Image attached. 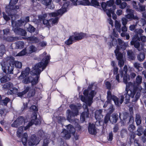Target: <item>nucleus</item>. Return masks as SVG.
<instances>
[{
	"label": "nucleus",
	"instance_id": "nucleus-1",
	"mask_svg": "<svg viewBox=\"0 0 146 146\" xmlns=\"http://www.w3.org/2000/svg\"><path fill=\"white\" fill-rule=\"evenodd\" d=\"M46 52L39 56V59L41 61L33 67L31 72V74L33 75L40 74L41 72L45 69L48 65L50 58V55L46 56Z\"/></svg>",
	"mask_w": 146,
	"mask_h": 146
},
{
	"label": "nucleus",
	"instance_id": "nucleus-2",
	"mask_svg": "<svg viewBox=\"0 0 146 146\" xmlns=\"http://www.w3.org/2000/svg\"><path fill=\"white\" fill-rule=\"evenodd\" d=\"M10 59L7 60L1 64L2 69L5 73L13 74L14 66L16 68H21L22 66V63L18 61H15L13 57H10Z\"/></svg>",
	"mask_w": 146,
	"mask_h": 146
},
{
	"label": "nucleus",
	"instance_id": "nucleus-3",
	"mask_svg": "<svg viewBox=\"0 0 146 146\" xmlns=\"http://www.w3.org/2000/svg\"><path fill=\"white\" fill-rule=\"evenodd\" d=\"M18 0H10L9 6H7L5 8L6 13L8 16H15L18 12V10L19 9V5H15L18 2Z\"/></svg>",
	"mask_w": 146,
	"mask_h": 146
},
{
	"label": "nucleus",
	"instance_id": "nucleus-4",
	"mask_svg": "<svg viewBox=\"0 0 146 146\" xmlns=\"http://www.w3.org/2000/svg\"><path fill=\"white\" fill-rule=\"evenodd\" d=\"M15 25V23L11 22V25L12 27V30L16 35L23 36L27 35V32L24 29L19 27L21 26H18V25Z\"/></svg>",
	"mask_w": 146,
	"mask_h": 146
},
{
	"label": "nucleus",
	"instance_id": "nucleus-5",
	"mask_svg": "<svg viewBox=\"0 0 146 146\" xmlns=\"http://www.w3.org/2000/svg\"><path fill=\"white\" fill-rule=\"evenodd\" d=\"M2 88L5 90H8L7 92L8 95L15 94L17 91V89L13 87V84L10 82L5 83L3 85Z\"/></svg>",
	"mask_w": 146,
	"mask_h": 146
},
{
	"label": "nucleus",
	"instance_id": "nucleus-6",
	"mask_svg": "<svg viewBox=\"0 0 146 146\" xmlns=\"http://www.w3.org/2000/svg\"><path fill=\"white\" fill-rule=\"evenodd\" d=\"M74 36H73V38L75 41H78L81 40L84 38H86L88 37H91L92 36H97V35L95 34H90L88 36H87V34L82 32H76L73 33Z\"/></svg>",
	"mask_w": 146,
	"mask_h": 146
},
{
	"label": "nucleus",
	"instance_id": "nucleus-7",
	"mask_svg": "<svg viewBox=\"0 0 146 146\" xmlns=\"http://www.w3.org/2000/svg\"><path fill=\"white\" fill-rule=\"evenodd\" d=\"M67 119L71 123H74L75 121V117L77 115L78 113L74 112L69 109L67 110L66 112Z\"/></svg>",
	"mask_w": 146,
	"mask_h": 146
},
{
	"label": "nucleus",
	"instance_id": "nucleus-8",
	"mask_svg": "<svg viewBox=\"0 0 146 146\" xmlns=\"http://www.w3.org/2000/svg\"><path fill=\"white\" fill-rule=\"evenodd\" d=\"M126 12L127 14L125 15V17L130 20H138V17L137 15H134L135 11L134 10L129 8L127 9Z\"/></svg>",
	"mask_w": 146,
	"mask_h": 146
},
{
	"label": "nucleus",
	"instance_id": "nucleus-9",
	"mask_svg": "<svg viewBox=\"0 0 146 146\" xmlns=\"http://www.w3.org/2000/svg\"><path fill=\"white\" fill-rule=\"evenodd\" d=\"M40 141V138L37 137L35 134L31 135L28 142L29 145L33 146L37 145Z\"/></svg>",
	"mask_w": 146,
	"mask_h": 146
},
{
	"label": "nucleus",
	"instance_id": "nucleus-10",
	"mask_svg": "<svg viewBox=\"0 0 146 146\" xmlns=\"http://www.w3.org/2000/svg\"><path fill=\"white\" fill-rule=\"evenodd\" d=\"M25 119L23 116H19L11 125L12 127L17 128L25 122Z\"/></svg>",
	"mask_w": 146,
	"mask_h": 146
},
{
	"label": "nucleus",
	"instance_id": "nucleus-11",
	"mask_svg": "<svg viewBox=\"0 0 146 146\" xmlns=\"http://www.w3.org/2000/svg\"><path fill=\"white\" fill-rule=\"evenodd\" d=\"M89 110L88 107L86 106L85 108L80 114V120L81 122H84L85 121L86 118H88L89 117Z\"/></svg>",
	"mask_w": 146,
	"mask_h": 146
},
{
	"label": "nucleus",
	"instance_id": "nucleus-12",
	"mask_svg": "<svg viewBox=\"0 0 146 146\" xmlns=\"http://www.w3.org/2000/svg\"><path fill=\"white\" fill-rule=\"evenodd\" d=\"M29 17L27 16L25 18H23V19H21L20 20H18L17 21H15L12 20L11 22L15 23V25H18V26H22L24 24H25L29 21Z\"/></svg>",
	"mask_w": 146,
	"mask_h": 146
},
{
	"label": "nucleus",
	"instance_id": "nucleus-13",
	"mask_svg": "<svg viewBox=\"0 0 146 146\" xmlns=\"http://www.w3.org/2000/svg\"><path fill=\"white\" fill-rule=\"evenodd\" d=\"M139 38H138L137 35H134L132 38L130 43L131 45H134V47L139 50L140 43L138 40Z\"/></svg>",
	"mask_w": 146,
	"mask_h": 146
},
{
	"label": "nucleus",
	"instance_id": "nucleus-14",
	"mask_svg": "<svg viewBox=\"0 0 146 146\" xmlns=\"http://www.w3.org/2000/svg\"><path fill=\"white\" fill-rule=\"evenodd\" d=\"M5 73L6 74L4 75L2 73H0V80L1 83H4L8 82L11 78V76L9 74H10Z\"/></svg>",
	"mask_w": 146,
	"mask_h": 146
},
{
	"label": "nucleus",
	"instance_id": "nucleus-15",
	"mask_svg": "<svg viewBox=\"0 0 146 146\" xmlns=\"http://www.w3.org/2000/svg\"><path fill=\"white\" fill-rule=\"evenodd\" d=\"M120 113L119 114V116L117 113H113L110 115V123L113 124H114L117 123L118 119L119 117L120 118Z\"/></svg>",
	"mask_w": 146,
	"mask_h": 146
},
{
	"label": "nucleus",
	"instance_id": "nucleus-16",
	"mask_svg": "<svg viewBox=\"0 0 146 146\" xmlns=\"http://www.w3.org/2000/svg\"><path fill=\"white\" fill-rule=\"evenodd\" d=\"M88 129L89 133L91 135H95L97 133L96 128L95 125L93 123H89Z\"/></svg>",
	"mask_w": 146,
	"mask_h": 146
},
{
	"label": "nucleus",
	"instance_id": "nucleus-17",
	"mask_svg": "<svg viewBox=\"0 0 146 146\" xmlns=\"http://www.w3.org/2000/svg\"><path fill=\"white\" fill-rule=\"evenodd\" d=\"M41 3L47 8L53 9L54 7L52 5V0H41Z\"/></svg>",
	"mask_w": 146,
	"mask_h": 146
},
{
	"label": "nucleus",
	"instance_id": "nucleus-18",
	"mask_svg": "<svg viewBox=\"0 0 146 146\" xmlns=\"http://www.w3.org/2000/svg\"><path fill=\"white\" fill-rule=\"evenodd\" d=\"M120 72L121 77H123V82L124 83L126 84V86L129 83V82L128 83V82L130 80L129 75L127 74H124L122 70H121Z\"/></svg>",
	"mask_w": 146,
	"mask_h": 146
},
{
	"label": "nucleus",
	"instance_id": "nucleus-19",
	"mask_svg": "<svg viewBox=\"0 0 146 146\" xmlns=\"http://www.w3.org/2000/svg\"><path fill=\"white\" fill-rule=\"evenodd\" d=\"M30 71L29 68L27 67L24 70L21 72V75L18 77L19 79H23L27 76L29 74Z\"/></svg>",
	"mask_w": 146,
	"mask_h": 146
},
{
	"label": "nucleus",
	"instance_id": "nucleus-20",
	"mask_svg": "<svg viewBox=\"0 0 146 146\" xmlns=\"http://www.w3.org/2000/svg\"><path fill=\"white\" fill-rule=\"evenodd\" d=\"M102 110L101 109L96 111L95 112V117L96 120H100L102 117Z\"/></svg>",
	"mask_w": 146,
	"mask_h": 146
},
{
	"label": "nucleus",
	"instance_id": "nucleus-21",
	"mask_svg": "<svg viewBox=\"0 0 146 146\" xmlns=\"http://www.w3.org/2000/svg\"><path fill=\"white\" fill-rule=\"evenodd\" d=\"M116 9V7L115 5L113 6V8H111L109 9H107L106 11H104L106 12L108 17L110 18L111 17V14H113L115 12V10Z\"/></svg>",
	"mask_w": 146,
	"mask_h": 146
},
{
	"label": "nucleus",
	"instance_id": "nucleus-22",
	"mask_svg": "<svg viewBox=\"0 0 146 146\" xmlns=\"http://www.w3.org/2000/svg\"><path fill=\"white\" fill-rule=\"evenodd\" d=\"M132 83L131 82H129L127 85L125 90L126 93L124 95L125 96V100L127 102H129L130 100V96L129 94V91L128 90V89H129V87L130 85H131Z\"/></svg>",
	"mask_w": 146,
	"mask_h": 146
},
{
	"label": "nucleus",
	"instance_id": "nucleus-23",
	"mask_svg": "<svg viewBox=\"0 0 146 146\" xmlns=\"http://www.w3.org/2000/svg\"><path fill=\"white\" fill-rule=\"evenodd\" d=\"M27 31L28 32L31 33H34L35 32L34 34V35H38L39 32L38 30H36V28H35L33 26L30 25H29V27L27 28Z\"/></svg>",
	"mask_w": 146,
	"mask_h": 146
},
{
	"label": "nucleus",
	"instance_id": "nucleus-24",
	"mask_svg": "<svg viewBox=\"0 0 146 146\" xmlns=\"http://www.w3.org/2000/svg\"><path fill=\"white\" fill-rule=\"evenodd\" d=\"M66 128L67 129V130L68 131L70 134L73 135H74L75 132V129L73 125L71 124H68L67 125Z\"/></svg>",
	"mask_w": 146,
	"mask_h": 146
},
{
	"label": "nucleus",
	"instance_id": "nucleus-25",
	"mask_svg": "<svg viewBox=\"0 0 146 146\" xmlns=\"http://www.w3.org/2000/svg\"><path fill=\"white\" fill-rule=\"evenodd\" d=\"M88 6H92L95 7L100 6L98 0H91V2H89Z\"/></svg>",
	"mask_w": 146,
	"mask_h": 146
},
{
	"label": "nucleus",
	"instance_id": "nucleus-26",
	"mask_svg": "<svg viewBox=\"0 0 146 146\" xmlns=\"http://www.w3.org/2000/svg\"><path fill=\"white\" fill-rule=\"evenodd\" d=\"M16 46L15 48L16 49H22L24 46V43L23 41H18L15 43Z\"/></svg>",
	"mask_w": 146,
	"mask_h": 146
},
{
	"label": "nucleus",
	"instance_id": "nucleus-27",
	"mask_svg": "<svg viewBox=\"0 0 146 146\" xmlns=\"http://www.w3.org/2000/svg\"><path fill=\"white\" fill-rule=\"evenodd\" d=\"M62 133L64 134V137L66 139H68L70 138L71 134L67 130L64 129Z\"/></svg>",
	"mask_w": 146,
	"mask_h": 146
},
{
	"label": "nucleus",
	"instance_id": "nucleus-28",
	"mask_svg": "<svg viewBox=\"0 0 146 146\" xmlns=\"http://www.w3.org/2000/svg\"><path fill=\"white\" fill-rule=\"evenodd\" d=\"M113 96H115L114 95H112L111 93L110 90H108L107 93V99L108 102L109 103H111V100L113 98Z\"/></svg>",
	"mask_w": 146,
	"mask_h": 146
},
{
	"label": "nucleus",
	"instance_id": "nucleus-29",
	"mask_svg": "<svg viewBox=\"0 0 146 146\" xmlns=\"http://www.w3.org/2000/svg\"><path fill=\"white\" fill-rule=\"evenodd\" d=\"M145 55L143 52H140L137 55L138 60L140 62L142 61L145 58Z\"/></svg>",
	"mask_w": 146,
	"mask_h": 146
},
{
	"label": "nucleus",
	"instance_id": "nucleus-30",
	"mask_svg": "<svg viewBox=\"0 0 146 146\" xmlns=\"http://www.w3.org/2000/svg\"><path fill=\"white\" fill-rule=\"evenodd\" d=\"M29 41L32 42L33 43H38L39 41V39L37 37L34 36L29 37Z\"/></svg>",
	"mask_w": 146,
	"mask_h": 146
},
{
	"label": "nucleus",
	"instance_id": "nucleus-31",
	"mask_svg": "<svg viewBox=\"0 0 146 146\" xmlns=\"http://www.w3.org/2000/svg\"><path fill=\"white\" fill-rule=\"evenodd\" d=\"M39 75L40 74H39ZM38 75H36V76L35 78H32V79L31 80V84L32 86H33L34 85H36L38 83V80L39 77V76H38Z\"/></svg>",
	"mask_w": 146,
	"mask_h": 146
},
{
	"label": "nucleus",
	"instance_id": "nucleus-32",
	"mask_svg": "<svg viewBox=\"0 0 146 146\" xmlns=\"http://www.w3.org/2000/svg\"><path fill=\"white\" fill-rule=\"evenodd\" d=\"M32 118L34 124L37 125L39 123V119H37V114L35 113L32 116Z\"/></svg>",
	"mask_w": 146,
	"mask_h": 146
},
{
	"label": "nucleus",
	"instance_id": "nucleus-33",
	"mask_svg": "<svg viewBox=\"0 0 146 146\" xmlns=\"http://www.w3.org/2000/svg\"><path fill=\"white\" fill-rule=\"evenodd\" d=\"M74 40L73 38V35L70 36L68 39L65 41V44L67 45H70L72 44Z\"/></svg>",
	"mask_w": 146,
	"mask_h": 146
},
{
	"label": "nucleus",
	"instance_id": "nucleus-34",
	"mask_svg": "<svg viewBox=\"0 0 146 146\" xmlns=\"http://www.w3.org/2000/svg\"><path fill=\"white\" fill-rule=\"evenodd\" d=\"M135 121L137 125H139L141 123L142 119L140 115L136 114Z\"/></svg>",
	"mask_w": 146,
	"mask_h": 146
},
{
	"label": "nucleus",
	"instance_id": "nucleus-35",
	"mask_svg": "<svg viewBox=\"0 0 146 146\" xmlns=\"http://www.w3.org/2000/svg\"><path fill=\"white\" fill-rule=\"evenodd\" d=\"M22 80V82L24 84H27L31 83V80L32 79V77L31 76L25 77L23 78Z\"/></svg>",
	"mask_w": 146,
	"mask_h": 146
},
{
	"label": "nucleus",
	"instance_id": "nucleus-36",
	"mask_svg": "<svg viewBox=\"0 0 146 146\" xmlns=\"http://www.w3.org/2000/svg\"><path fill=\"white\" fill-rule=\"evenodd\" d=\"M138 7L137 8V9L136 10L137 11L139 12H143L145 11V6L144 5H142L141 4L139 3H138Z\"/></svg>",
	"mask_w": 146,
	"mask_h": 146
},
{
	"label": "nucleus",
	"instance_id": "nucleus-37",
	"mask_svg": "<svg viewBox=\"0 0 146 146\" xmlns=\"http://www.w3.org/2000/svg\"><path fill=\"white\" fill-rule=\"evenodd\" d=\"M134 31L136 33L135 35H137L138 38V37L143 35L142 33L144 32V31L141 29H136Z\"/></svg>",
	"mask_w": 146,
	"mask_h": 146
},
{
	"label": "nucleus",
	"instance_id": "nucleus-38",
	"mask_svg": "<svg viewBox=\"0 0 146 146\" xmlns=\"http://www.w3.org/2000/svg\"><path fill=\"white\" fill-rule=\"evenodd\" d=\"M144 131V129L142 126L139 125L137 130V135L138 136L141 135L143 133Z\"/></svg>",
	"mask_w": 146,
	"mask_h": 146
},
{
	"label": "nucleus",
	"instance_id": "nucleus-39",
	"mask_svg": "<svg viewBox=\"0 0 146 146\" xmlns=\"http://www.w3.org/2000/svg\"><path fill=\"white\" fill-rule=\"evenodd\" d=\"M5 40L7 42H13L17 40V37H16L8 36L6 37Z\"/></svg>",
	"mask_w": 146,
	"mask_h": 146
},
{
	"label": "nucleus",
	"instance_id": "nucleus-40",
	"mask_svg": "<svg viewBox=\"0 0 146 146\" xmlns=\"http://www.w3.org/2000/svg\"><path fill=\"white\" fill-rule=\"evenodd\" d=\"M5 52V47L4 45L2 44L0 45V56H2Z\"/></svg>",
	"mask_w": 146,
	"mask_h": 146
},
{
	"label": "nucleus",
	"instance_id": "nucleus-41",
	"mask_svg": "<svg viewBox=\"0 0 146 146\" xmlns=\"http://www.w3.org/2000/svg\"><path fill=\"white\" fill-rule=\"evenodd\" d=\"M127 54L128 58L130 60H134L135 59V56L133 52L131 50H129L127 52Z\"/></svg>",
	"mask_w": 146,
	"mask_h": 146
},
{
	"label": "nucleus",
	"instance_id": "nucleus-42",
	"mask_svg": "<svg viewBox=\"0 0 146 146\" xmlns=\"http://www.w3.org/2000/svg\"><path fill=\"white\" fill-rule=\"evenodd\" d=\"M142 80L141 76L139 75L137 76L136 78V81H134L133 83L137 84V85H139L142 83Z\"/></svg>",
	"mask_w": 146,
	"mask_h": 146
},
{
	"label": "nucleus",
	"instance_id": "nucleus-43",
	"mask_svg": "<svg viewBox=\"0 0 146 146\" xmlns=\"http://www.w3.org/2000/svg\"><path fill=\"white\" fill-rule=\"evenodd\" d=\"M67 11V9L65 8H63V6L62 7V9H60L58 10L57 12L58 14V15H62L63 14L66 12Z\"/></svg>",
	"mask_w": 146,
	"mask_h": 146
},
{
	"label": "nucleus",
	"instance_id": "nucleus-44",
	"mask_svg": "<svg viewBox=\"0 0 146 146\" xmlns=\"http://www.w3.org/2000/svg\"><path fill=\"white\" fill-rule=\"evenodd\" d=\"M10 99L9 98L6 97L4 100H1V105L2 106H7L8 103L9 102Z\"/></svg>",
	"mask_w": 146,
	"mask_h": 146
},
{
	"label": "nucleus",
	"instance_id": "nucleus-45",
	"mask_svg": "<svg viewBox=\"0 0 146 146\" xmlns=\"http://www.w3.org/2000/svg\"><path fill=\"white\" fill-rule=\"evenodd\" d=\"M110 115L108 113H107L104 118V123L105 124H107L108 123L109 121H110Z\"/></svg>",
	"mask_w": 146,
	"mask_h": 146
},
{
	"label": "nucleus",
	"instance_id": "nucleus-46",
	"mask_svg": "<svg viewBox=\"0 0 146 146\" xmlns=\"http://www.w3.org/2000/svg\"><path fill=\"white\" fill-rule=\"evenodd\" d=\"M70 109L75 112H77V113H78V111L77 106L74 104H71L69 106Z\"/></svg>",
	"mask_w": 146,
	"mask_h": 146
},
{
	"label": "nucleus",
	"instance_id": "nucleus-47",
	"mask_svg": "<svg viewBox=\"0 0 146 146\" xmlns=\"http://www.w3.org/2000/svg\"><path fill=\"white\" fill-rule=\"evenodd\" d=\"M115 1L114 0H110L106 2V4L107 6L110 7H112V8H113V6L115 5H114Z\"/></svg>",
	"mask_w": 146,
	"mask_h": 146
},
{
	"label": "nucleus",
	"instance_id": "nucleus-48",
	"mask_svg": "<svg viewBox=\"0 0 146 146\" xmlns=\"http://www.w3.org/2000/svg\"><path fill=\"white\" fill-rule=\"evenodd\" d=\"M116 57L117 60L123 58V55L122 53L120 52L115 53Z\"/></svg>",
	"mask_w": 146,
	"mask_h": 146
},
{
	"label": "nucleus",
	"instance_id": "nucleus-49",
	"mask_svg": "<svg viewBox=\"0 0 146 146\" xmlns=\"http://www.w3.org/2000/svg\"><path fill=\"white\" fill-rule=\"evenodd\" d=\"M112 100L114 101L115 105L117 106L119 105V99L116 96H113Z\"/></svg>",
	"mask_w": 146,
	"mask_h": 146
},
{
	"label": "nucleus",
	"instance_id": "nucleus-50",
	"mask_svg": "<svg viewBox=\"0 0 146 146\" xmlns=\"http://www.w3.org/2000/svg\"><path fill=\"white\" fill-rule=\"evenodd\" d=\"M30 109L34 111L33 113V115L35 113L37 114L38 109L37 107L35 105L32 106L30 107Z\"/></svg>",
	"mask_w": 146,
	"mask_h": 146
},
{
	"label": "nucleus",
	"instance_id": "nucleus-51",
	"mask_svg": "<svg viewBox=\"0 0 146 146\" xmlns=\"http://www.w3.org/2000/svg\"><path fill=\"white\" fill-rule=\"evenodd\" d=\"M44 133L43 131L42 130H40L38 131L37 134V136H36L40 138V140L41 138H42L44 136Z\"/></svg>",
	"mask_w": 146,
	"mask_h": 146
},
{
	"label": "nucleus",
	"instance_id": "nucleus-52",
	"mask_svg": "<svg viewBox=\"0 0 146 146\" xmlns=\"http://www.w3.org/2000/svg\"><path fill=\"white\" fill-rule=\"evenodd\" d=\"M35 94V90H30L27 94V96L29 98L33 97L34 96Z\"/></svg>",
	"mask_w": 146,
	"mask_h": 146
},
{
	"label": "nucleus",
	"instance_id": "nucleus-53",
	"mask_svg": "<svg viewBox=\"0 0 146 146\" xmlns=\"http://www.w3.org/2000/svg\"><path fill=\"white\" fill-rule=\"evenodd\" d=\"M27 54V50L26 48L23 49L22 51L18 53L17 55L18 56H22L25 55Z\"/></svg>",
	"mask_w": 146,
	"mask_h": 146
},
{
	"label": "nucleus",
	"instance_id": "nucleus-54",
	"mask_svg": "<svg viewBox=\"0 0 146 146\" xmlns=\"http://www.w3.org/2000/svg\"><path fill=\"white\" fill-rule=\"evenodd\" d=\"M132 84L131 85H130L129 86H133V91H134L135 92H136L138 88V86L139 85H137V84H136L135 83H133L132 82Z\"/></svg>",
	"mask_w": 146,
	"mask_h": 146
},
{
	"label": "nucleus",
	"instance_id": "nucleus-55",
	"mask_svg": "<svg viewBox=\"0 0 146 146\" xmlns=\"http://www.w3.org/2000/svg\"><path fill=\"white\" fill-rule=\"evenodd\" d=\"M42 23L44 25L48 28L51 26L48 20L46 19L43 20H42Z\"/></svg>",
	"mask_w": 146,
	"mask_h": 146
},
{
	"label": "nucleus",
	"instance_id": "nucleus-56",
	"mask_svg": "<svg viewBox=\"0 0 146 146\" xmlns=\"http://www.w3.org/2000/svg\"><path fill=\"white\" fill-rule=\"evenodd\" d=\"M128 90L129 91V94L130 97H131V98H133L136 93V92L132 91V90H131L129 89H129H128Z\"/></svg>",
	"mask_w": 146,
	"mask_h": 146
},
{
	"label": "nucleus",
	"instance_id": "nucleus-57",
	"mask_svg": "<svg viewBox=\"0 0 146 146\" xmlns=\"http://www.w3.org/2000/svg\"><path fill=\"white\" fill-rule=\"evenodd\" d=\"M128 44L127 43H125L124 42L120 45V48L122 50H125L126 48V46H127Z\"/></svg>",
	"mask_w": 146,
	"mask_h": 146
},
{
	"label": "nucleus",
	"instance_id": "nucleus-58",
	"mask_svg": "<svg viewBox=\"0 0 146 146\" xmlns=\"http://www.w3.org/2000/svg\"><path fill=\"white\" fill-rule=\"evenodd\" d=\"M49 143V141L48 139L47 138L44 139L43 140L42 146H48Z\"/></svg>",
	"mask_w": 146,
	"mask_h": 146
},
{
	"label": "nucleus",
	"instance_id": "nucleus-59",
	"mask_svg": "<svg viewBox=\"0 0 146 146\" xmlns=\"http://www.w3.org/2000/svg\"><path fill=\"white\" fill-rule=\"evenodd\" d=\"M139 39L138 40L139 41H141L143 42H146V36L143 35L138 37Z\"/></svg>",
	"mask_w": 146,
	"mask_h": 146
},
{
	"label": "nucleus",
	"instance_id": "nucleus-60",
	"mask_svg": "<svg viewBox=\"0 0 146 146\" xmlns=\"http://www.w3.org/2000/svg\"><path fill=\"white\" fill-rule=\"evenodd\" d=\"M101 6L104 11H106L107 4L105 2H102L101 3Z\"/></svg>",
	"mask_w": 146,
	"mask_h": 146
},
{
	"label": "nucleus",
	"instance_id": "nucleus-61",
	"mask_svg": "<svg viewBox=\"0 0 146 146\" xmlns=\"http://www.w3.org/2000/svg\"><path fill=\"white\" fill-rule=\"evenodd\" d=\"M121 25L119 22H115V27L117 30H119V31H118L119 32H120L121 30Z\"/></svg>",
	"mask_w": 146,
	"mask_h": 146
},
{
	"label": "nucleus",
	"instance_id": "nucleus-62",
	"mask_svg": "<svg viewBox=\"0 0 146 146\" xmlns=\"http://www.w3.org/2000/svg\"><path fill=\"white\" fill-rule=\"evenodd\" d=\"M128 19L126 18L125 17H123L122 18L121 21L122 23V24L123 25L125 26L127 24L128 20Z\"/></svg>",
	"mask_w": 146,
	"mask_h": 146
},
{
	"label": "nucleus",
	"instance_id": "nucleus-63",
	"mask_svg": "<svg viewBox=\"0 0 146 146\" xmlns=\"http://www.w3.org/2000/svg\"><path fill=\"white\" fill-rule=\"evenodd\" d=\"M47 16V14L44 13L42 15H40L38 16V18L40 20H43L45 19L46 17Z\"/></svg>",
	"mask_w": 146,
	"mask_h": 146
},
{
	"label": "nucleus",
	"instance_id": "nucleus-64",
	"mask_svg": "<svg viewBox=\"0 0 146 146\" xmlns=\"http://www.w3.org/2000/svg\"><path fill=\"white\" fill-rule=\"evenodd\" d=\"M3 31L4 35H7L10 33V29L8 28H7L3 29Z\"/></svg>",
	"mask_w": 146,
	"mask_h": 146
}]
</instances>
